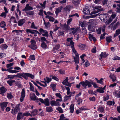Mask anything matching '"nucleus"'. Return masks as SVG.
Masks as SVG:
<instances>
[{
    "mask_svg": "<svg viewBox=\"0 0 120 120\" xmlns=\"http://www.w3.org/2000/svg\"><path fill=\"white\" fill-rule=\"evenodd\" d=\"M17 74L18 75V77L21 78V76H22L26 80H27L28 77L32 79H33L34 78V75L28 73H19Z\"/></svg>",
    "mask_w": 120,
    "mask_h": 120,
    "instance_id": "f257e3e1",
    "label": "nucleus"
},
{
    "mask_svg": "<svg viewBox=\"0 0 120 120\" xmlns=\"http://www.w3.org/2000/svg\"><path fill=\"white\" fill-rule=\"evenodd\" d=\"M80 84L81 85H82V86L85 89L86 88L87 86L88 87L92 86V85L90 84V82L87 80H86L85 81L80 82Z\"/></svg>",
    "mask_w": 120,
    "mask_h": 120,
    "instance_id": "f03ea898",
    "label": "nucleus"
},
{
    "mask_svg": "<svg viewBox=\"0 0 120 120\" xmlns=\"http://www.w3.org/2000/svg\"><path fill=\"white\" fill-rule=\"evenodd\" d=\"M31 45H29L28 47L34 50L36 49L37 48V47L35 41L34 40H31Z\"/></svg>",
    "mask_w": 120,
    "mask_h": 120,
    "instance_id": "7ed1b4c3",
    "label": "nucleus"
},
{
    "mask_svg": "<svg viewBox=\"0 0 120 120\" xmlns=\"http://www.w3.org/2000/svg\"><path fill=\"white\" fill-rule=\"evenodd\" d=\"M39 100L42 103H44L46 106H49L50 104V103L49 99L46 98L43 100V99L40 98Z\"/></svg>",
    "mask_w": 120,
    "mask_h": 120,
    "instance_id": "20e7f679",
    "label": "nucleus"
},
{
    "mask_svg": "<svg viewBox=\"0 0 120 120\" xmlns=\"http://www.w3.org/2000/svg\"><path fill=\"white\" fill-rule=\"evenodd\" d=\"M99 17L102 21L106 20L108 18V15L107 14H101L99 15Z\"/></svg>",
    "mask_w": 120,
    "mask_h": 120,
    "instance_id": "39448f33",
    "label": "nucleus"
},
{
    "mask_svg": "<svg viewBox=\"0 0 120 120\" xmlns=\"http://www.w3.org/2000/svg\"><path fill=\"white\" fill-rule=\"evenodd\" d=\"M116 14L114 12H112L111 16V17H110L109 20L106 21V25L108 24L110 22L112 21V19H114L115 18L116 16Z\"/></svg>",
    "mask_w": 120,
    "mask_h": 120,
    "instance_id": "423d86ee",
    "label": "nucleus"
},
{
    "mask_svg": "<svg viewBox=\"0 0 120 120\" xmlns=\"http://www.w3.org/2000/svg\"><path fill=\"white\" fill-rule=\"evenodd\" d=\"M90 7H86L83 10V12L85 15H90L92 14L91 12L90 13Z\"/></svg>",
    "mask_w": 120,
    "mask_h": 120,
    "instance_id": "0eeeda50",
    "label": "nucleus"
},
{
    "mask_svg": "<svg viewBox=\"0 0 120 120\" xmlns=\"http://www.w3.org/2000/svg\"><path fill=\"white\" fill-rule=\"evenodd\" d=\"M11 105L12 108L14 109L18 112L19 110L20 104H19L15 105L14 104H11Z\"/></svg>",
    "mask_w": 120,
    "mask_h": 120,
    "instance_id": "6e6552de",
    "label": "nucleus"
},
{
    "mask_svg": "<svg viewBox=\"0 0 120 120\" xmlns=\"http://www.w3.org/2000/svg\"><path fill=\"white\" fill-rule=\"evenodd\" d=\"M11 105L12 108L14 109L18 112L19 110L20 104H19L15 105L14 104H11Z\"/></svg>",
    "mask_w": 120,
    "mask_h": 120,
    "instance_id": "1a4fd4ad",
    "label": "nucleus"
},
{
    "mask_svg": "<svg viewBox=\"0 0 120 120\" xmlns=\"http://www.w3.org/2000/svg\"><path fill=\"white\" fill-rule=\"evenodd\" d=\"M50 104L52 106H59L60 105L59 102L55 101L54 100H52L51 101Z\"/></svg>",
    "mask_w": 120,
    "mask_h": 120,
    "instance_id": "9d476101",
    "label": "nucleus"
},
{
    "mask_svg": "<svg viewBox=\"0 0 120 120\" xmlns=\"http://www.w3.org/2000/svg\"><path fill=\"white\" fill-rule=\"evenodd\" d=\"M32 9V7L29 6V4H27L26 5L25 8L23 9L22 10L25 11L26 13V11H27L31 10Z\"/></svg>",
    "mask_w": 120,
    "mask_h": 120,
    "instance_id": "9b49d317",
    "label": "nucleus"
},
{
    "mask_svg": "<svg viewBox=\"0 0 120 120\" xmlns=\"http://www.w3.org/2000/svg\"><path fill=\"white\" fill-rule=\"evenodd\" d=\"M8 104V102H4L0 103V105L3 111L4 110V108L7 106Z\"/></svg>",
    "mask_w": 120,
    "mask_h": 120,
    "instance_id": "f8f14e48",
    "label": "nucleus"
},
{
    "mask_svg": "<svg viewBox=\"0 0 120 120\" xmlns=\"http://www.w3.org/2000/svg\"><path fill=\"white\" fill-rule=\"evenodd\" d=\"M73 38H69L67 39V41L68 43H69L70 44V45L71 47L74 46V43L73 42L72 39Z\"/></svg>",
    "mask_w": 120,
    "mask_h": 120,
    "instance_id": "ddd939ff",
    "label": "nucleus"
},
{
    "mask_svg": "<svg viewBox=\"0 0 120 120\" xmlns=\"http://www.w3.org/2000/svg\"><path fill=\"white\" fill-rule=\"evenodd\" d=\"M26 32H27V33H30L32 34H34L35 33H37L40 34H41L38 31L35 30H32L28 29H26Z\"/></svg>",
    "mask_w": 120,
    "mask_h": 120,
    "instance_id": "4468645a",
    "label": "nucleus"
},
{
    "mask_svg": "<svg viewBox=\"0 0 120 120\" xmlns=\"http://www.w3.org/2000/svg\"><path fill=\"white\" fill-rule=\"evenodd\" d=\"M70 7L69 6H66L63 9L64 12L66 13H68L70 11Z\"/></svg>",
    "mask_w": 120,
    "mask_h": 120,
    "instance_id": "2eb2a0df",
    "label": "nucleus"
},
{
    "mask_svg": "<svg viewBox=\"0 0 120 120\" xmlns=\"http://www.w3.org/2000/svg\"><path fill=\"white\" fill-rule=\"evenodd\" d=\"M24 116V114H22L21 112H19L18 113L17 118V120H20V119H22Z\"/></svg>",
    "mask_w": 120,
    "mask_h": 120,
    "instance_id": "dca6fc26",
    "label": "nucleus"
},
{
    "mask_svg": "<svg viewBox=\"0 0 120 120\" xmlns=\"http://www.w3.org/2000/svg\"><path fill=\"white\" fill-rule=\"evenodd\" d=\"M25 20L24 19H21L18 21V25L20 26H22L25 22Z\"/></svg>",
    "mask_w": 120,
    "mask_h": 120,
    "instance_id": "f3484780",
    "label": "nucleus"
},
{
    "mask_svg": "<svg viewBox=\"0 0 120 120\" xmlns=\"http://www.w3.org/2000/svg\"><path fill=\"white\" fill-rule=\"evenodd\" d=\"M108 56V54L105 52H102L100 55V56L101 57L100 59H101L102 58H105Z\"/></svg>",
    "mask_w": 120,
    "mask_h": 120,
    "instance_id": "a211bd4d",
    "label": "nucleus"
},
{
    "mask_svg": "<svg viewBox=\"0 0 120 120\" xmlns=\"http://www.w3.org/2000/svg\"><path fill=\"white\" fill-rule=\"evenodd\" d=\"M63 8V7L60 6L58 7L56 9L55 11V13L57 15L61 11V10Z\"/></svg>",
    "mask_w": 120,
    "mask_h": 120,
    "instance_id": "6ab92c4d",
    "label": "nucleus"
},
{
    "mask_svg": "<svg viewBox=\"0 0 120 120\" xmlns=\"http://www.w3.org/2000/svg\"><path fill=\"white\" fill-rule=\"evenodd\" d=\"M72 48V50L73 52V56L75 55V56H79V54L77 53V51L75 50L74 47H71Z\"/></svg>",
    "mask_w": 120,
    "mask_h": 120,
    "instance_id": "aec40b11",
    "label": "nucleus"
},
{
    "mask_svg": "<svg viewBox=\"0 0 120 120\" xmlns=\"http://www.w3.org/2000/svg\"><path fill=\"white\" fill-rule=\"evenodd\" d=\"M79 56H75L74 57V61L76 65L79 63Z\"/></svg>",
    "mask_w": 120,
    "mask_h": 120,
    "instance_id": "412c9836",
    "label": "nucleus"
},
{
    "mask_svg": "<svg viewBox=\"0 0 120 120\" xmlns=\"http://www.w3.org/2000/svg\"><path fill=\"white\" fill-rule=\"evenodd\" d=\"M101 8V6H95L94 7V8L96 9L97 10V11H94L93 12V14H95L98 13L100 11V10L99 8Z\"/></svg>",
    "mask_w": 120,
    "mask_h": 120,
    "instance_id": "4be33fe9",
    "label": "nucleus"
},
{
    "mask_svg": "<svg viewBox=\"0 0 120 120\" xmlns=\"http://www.w3.org/2000/svg\"><path fill=\"white\" fill-rule=\"evenodd\" d=\"M30 98L32 100H35L36 99V97L35 94H30Z\"/></svg>",
    "mask_w": 120,
    "mask_h": 120,
    "instance_id": "5701e85b",
    "label": "nucleus"
},
{
    "mask_svg": "<svg viewBox=\"0 0 120 120\" xmlns=\"http://www.w3.org/2000/svg\"><path fill=\"white\" fill-rule=\"evenodd\" d=\"M0 92L2 94L4 93L7 91V89L4 87H2L0 89Z\"/></svg>",
    "mask_w": 120,
    "mask_h": 120,
    "instance_id": "b1692460",
    "label": "nucleus"
},
{
    "mask_svg": "<svg viewBox=\"0 0 120 120\" xmlns=\"http://www.w3.org/2000/svg\"><path fill=\"white\" fill-rule=\"evenodd\" d=\"M44 80L47 83H49L51 81V79L50 78L46 77L44 78Z\"/></svg>",
    "mask_w": 120,
    "mask_h": 120,
    "instance_id": "393cba45",
    "label": "nucleus"
},
{
    "mask_svg": "<svg viewBox=\"0 0 120 120\" xmlns=\"http://www.w3.org/2000/svg\"><path fill=\"white\" fill-rule=\"evenodd\" d=\"M45 18L48 19L49 21L50 22H53L54 20V19L53 17L51 16H47Z\"/></svg>",
    "mask_w": 120,
    "mask_h": 120,
    "instance_id": "a878e982",
    "label": "nucleus"
},
{
    "mask_svg": "<svg viewBox=\"0 0 120 120\" xmlns=\"http://www.w3.org/2000/svg\"><path fill=\"white\" fill-rule=\"evenodd\" d=\"M15 82V81L13 80L10 79L7 81V83L10 86H11L12 85L13 83Z\"/></svg>",
    "mask_w": 120,
    "mask_h": 120,
    "instance_id": "bb28decb",
    "label": "nucleus"
},
{
    "mask_svg": "<svg viewBox=\"0 0 120 120\" xmlns=\"http://www.w3.org/2000/svg\"><path fill=\"white\" fill-rule=\"evenodd\" d=\"M109 77L112 79V81L113 82L116 79V78L114 75L113 74H110Z\"/></svg>",
    "mask_w": 120,
    "mask_h": 120,
    "instance_id": "cd10ccee",
    "label": "nucleus"
},
{
    "mask_svg": "<svg viewBox=\"0 0 120 120\" xmlns=\"http://www.w3.org/2000/svg\"><path fill=\"white\" fill-rule=\"evenodd\" d=\"M89 30L90 31L93 32L94 31V30L93 28V26L91 25H89L88 26Z\"/></svg>",
    "mask_w": 120,
    "mask_h": 120,
    "instance_id": "c85d7f7f",
    "label": "nucleus"
},
{
    "mask_svg": "<svg viewBox=\"0 0 120 120\" xmlns=\"http://www.w3.org/2000/svg\"><path fill=\"white\" fill-rule=\"evenodd\" d=\"M104 108L101 106H100L98 108V110L100 112H103L104 110Z\"/></svg>",
    "mask_w": 120,
    "mask_h": 120,
    "instance_id": "c756f323",
    "label": "nucleus"
},
{
    "mask_svg": "<svg viewBox=\"0 0 120 120\" xmlns=\"http://www.w3.org/2000/svg\"><path fill=\"white\" fill-rule=\"evenodd\" d=\"M46 111L47 112H50L53 111V108L51 106L47 107L46 108Z\"/></svg>",
    "mask_w": 120,
    "mask_h": 120,
    "instance_id": "7c9ffc66",
    "label": "nucleus"
},
{
    "mask_svg": "<svg viewBox=\"0 0 120 120\" xmlns=\"http://www.w3.org/2000/svg\"><path fill=\"white\" fill-rule=\"evenodd\" d=\"M29 83L30 85V87L29 88L30 90V91L34 92L35 91L34 90V88L33 84L30 82H29Z\"/></svg>",
    "mask_w": 120,
    "mask_h": 120,
    "instance_id": "2f4dec72",
    "label": "nucleus"
},
{
    "mask_svg": "<svg viewBox=\"0 0 120 120\" xmlns=\"http://www.w3.org/2000/svg\"><path fill=\"white\" fill-rule=\"evenodd\" d=\"M74 105L73 104H71L70 108V111L71 113H72L74 111Z\"/></svg>",
    "mask_w": 120,
    "mask_h": 120,
    "instance_id": "473e14b6",
    "label": "nucleus"
},
{
    "mask_svg": "<svg viewBox=\"0 0 120 120\" xmlns=\"http://www.w3.org/2000/svg\"><path fill=\"white\" fill-rule=\"evenodd\" d=\"M115 104V102L114 101H113L112 102V101H110L107 102V104L108 105L110 106H111L112 104L113 105Z\"/></svg>",
    "mask_w": 120,
    "mask_h": 120,
    "instance_id": "72a5a7b5",
    "label": "nucleus"
},
{
    "mask_svg": "<svg viewBox=\"0 0 120 120\" xmlns=\"http://www.w3.org/2000/svg\"><path fill=\"white\" fill-rule=\"evenodd\" d=\"M65 88L67 90V94L71 96V95L72 94V93L70 91V89L69 87H66Z\"/></svg>",
    "mask_w": 120,
    "mask_h": 120,
    "instance_id": "f704fd0d",
    "label": "nucleus"
},
{
    "mask_svg": "<svg viewBox=\"0 0 120 120\" xmlns=\"http://www.w3.org/2000/svg\"><path fill=\"white\" fill-rule=\"evenodd\" d=\"M80 49H83L85 47V45L84 44H79L78 45Z\"/></svg>",
    "mask_w": 120,
    "mask_h": 120,
    "instance_id": "c9c22d12",
    "label": "nucleus"
},
{
    "mask_svg": "<svg viewBox=\"0 0 120 120\" xmlns=\"http://www.w3.org/2000/svg\"><path fill=\"white\" fill-rule=\"evenodd\" d=\"M46 1H44L43 3H40V5L43 8H45V5L46 4Z\"/></svg>",
    "mask_w": 120,
    "mask_h": 120,
    "instance_id": "e433bc0d",
    "label": "nucleus"
},
{
    "mask_svg": "<svg viewBox=\"0 0 120 120\" xmlns=\"http://www.w3.org/2000/svg\"><path fill=\"white\" fill-rule=\"evenodd\" d=\"M85 62L84 65L86 67H87L90 65V63L87 60H86L83 61V62Z\"/></svg>",
    "mask_w": 120,
    "mask_h": 120,
    "instance_id": "4c0bfd02",
    "label": "nucleus"
},
{
    "mask_svg": "<svg viewBox=\"0 0 120 120\" xmlns=\"http://www.w3.org/2000/svg\"><path fill=\"white\" fill-rule=\"evenodd\" d=\"M95 79L98 83H100L101 84H103L102 82L103 79L102 78H101L100 79V80H98V79L97 78H95Z\"/></svg>",
    "mask_w": 120,
    "mask_h": 120,
    "instance_id": "58836bf2",
    "label": "nucleus"
},
{
    "mask_svg": "<svg viewBox=\"0 0 120 120\" xmlns=\"http://www.w3.org/2000/svg\"><path fill=\"white\" fill-rule=\"evenodd\" d=\"M70 30L71 31L72 33L73 34L75 33L77 30V29H75V28H72L70 29Z\"/></svg>",
    "mask_w": 120,
    "mask_h": 120,
    "instance_id": "ea45409f",
    "label": "nucleus"
},
{
    "mask_svg": "<svg viewBox=\"0 0 120 120\" xmlns=\"http://www.w3.org/2000/svg\"><path fill=\"white\" fill-rule=\"evenodd\" d=\"M8 47V46L6 44H4L1 45L0 46L1 48L2 49H6Z\"/></svg>",
    "mask_w": 120,
    "mask_h": 120,
    "instance_id": "a19ab883",
    "label": "nucleus"
},
{
    "mask_svg": "<svg viewBox=\"0 0 120 120\" xmlns=\"http://www.w3.org/2000/svg\"><path fill=\"white\" fill-rule=\"evenodd\" d=\"M0 26L2 28L6 26V24L4 21L1 22L0 23Z\"/></svg>",
    "mask_w": 120,
    "mask_h": 120,
    "instance_id": "79ce46f5",
    "label": "nucleus"
},
{
    "mask_svg": "<svg viewBox=\"0 0 120 120\" xmlns=\"http://www.w3.org/2000/svg\"><path fill=\"white\" fill-rule=\"evenodd\" d=\"M7 77H8V78H9V79H13L15 77H18V75H8Z\"/></svg>",
    "mask_w": 120,
    "mask_h": 120,
    "instance_id": "37998d69",
    "label": "nucleus"
},
{
    "mask_svg": "<svg viewBox=\"0 0 120 120\" xmlns=\"http://www.w3.org/2000/svg\"><path fill=\"white\" fill-rule=\"evenodd\" d=\"M68 77H67L64 81L62 83L64 85H67V84L68 83Z\"/></svg>",
    "mask_w": 120,
    "mask_h": 120,
    "instance_id": "c03bdc74",
    "label": "nucleus"
},
{
    "mask_svg": "<svg viewBox=\"0 0 120 120\" xmlns=\"http://www.w3.org/2000/svg\"><path fill=\"white\" fill-rule=\"evenodd\" d=\"M41 47L43 48H46L47 47L46 44L43 41H42V43L41 44Z\"/></svg>",
    "mask_w": 120,
    "mask_h": 120,
    "instance_id": "a18cd8bd",
    "label": "nucleus"
},
{
    "mask_svg": "<svg viewBox=\"0 0 120 120\" xmlns=\"http://www.w3.org/2000/svg\"><path fill=\"white\" fill-rule=\"evenodd\" d=\"M98 92L101 93H102L104 92V90L102 87L100 88L97 90Z\"/></svg>",
    "mask_w": 120,
    "mask_h": 120,
    "instance_id": "49530a36",
    "label": "nucleus"
},
{
    "mask_svg": "<svg viewBox=\"0 0 120 120\" xmlns=\"http://www.w3.org/2000/svg\"><path fill=\"white\" fill-rule=\"evenodd\" d=\"M35 56L34 55H32L30 56L29 58V60H35Z\"/></svg>",
    "mask_w": 120,
    "mask_h": 120,
    "instance_id": "de8ad7c7",
    "label": "nucleus"
},
{
    "mask_svg": "<svg viewBox=\"0 0 120 120\" xmlns=\"http://www.w3.org/2000/svg\"><path fill=\"white\" fill-rule=\"evenodd\" d=\"M60 47V45L59 44L56 45L53 48V51H54L55 50H58Z\"/></svg>",
    "mask_w": 120,
    "mask_h": 120,
    "instance_id": "09e8293b",
    "label": "nucleus"
},
{
    "mask_svg": "<svg viewBox=\"0 0 120 120\" xmlns=\"http://www.w3.org/2000/svg\"><path fill=\"white\" fill-rule=\"evenodd\" d=\"M38 110H35L31 112V114L34 116L37 114Z\"/></svg>",
    "mask_w": 120,
    "mask_h": 120,
    "instance_id": "8fccbe9b",
    "label": "nucleus"
},
{
    "mask_svg": "<svg viewBox=\"0 0 120 120\" xmlns=\"http://www.w3.org/2000/svg\"><path fill=\"white\" fill-rule=\"evenodd\" d=\"M112 38L111 37H109L106 38V40L109 43L112 41Z\"/></svg>",
    "mask_w": 120,
    "mask_h": 120,
    "instance_id": "3c124183",
    "label": "nucleus"
},
{
    "mask_svg": "<svg viewBox=\"0 0 120 120\" xmlns=\"http://www.w3.org/2000/svg\"><path fill=\"white\" fill-rule=\"evenodd\" d=\"M119 23L118 22H116L113 28V30H115L119 25Z\"/></svg>",
    "mask_w": 120,
    "mask_h": 120,
    "instance_id": "603ef678",
    "label": "nucleus"
},
{
    "mask_svg": "<svg viewBox=\"0 0 120 120\" xmlns=\"http://www.w3.org/2000/svg\"><path fill=\"white\" fill-rule=\"evenodd\" d=\"M7 97L9 99H11L13 98V97L10 93L7 94Z\"/></svg>",
    "mask_w": 120,
    "mask_h": 120,
    "instance_id": "864d4df0",
    "label": "nucleus"
},
{
    "mask_svg": "<svg viewBox=\"0 0 120 120\" xmlns=\"http://www.w3.org/2000/svg\"><path fill=\"white\" fill-rule=\"evenodd\" d=\"M58 35L59 36H60L61 35H62L63 36L64 35V32L61 31L60 30H58Z\"/></svg>",
    "mask_w": 120,
    "mask_h": 120,
    "instance_id": "5fc2aeb1",
    "label": "nucleus"
},
{
    "mask_svg": "<svg viewBox=\"0 0 120 120\" xmlns=\"http://www.w3.org/2000/svg\"><path fill=\"white\" fill-rule=\"evenodd\" d=\"M25 91L24 89H23L22 90L21 92V97H25Z\"/></svg>",
    "mask_w": 120,
    "mask_h": 120,
    "instance_id": "6e6d98bb",
    "label": "nucleus"
},
{
    "mask_svg": "<svg viewBox=\"0 0 120 120\" xmlns=\"http://www.w3.org/2000/svg\"><path fill=\"white\" fill-rule=\"evenodd\" d=\"M89 99L91 101L93 102H94L96 99L95 97L94 96H93L92 97H90L89 98Z\"/></svg>",
    "mask_w": 120,
    "mask_h": 120,
    "instance_id": "4d7b16f0",
    "label": "nucleus"
},
{
    "mask_svg": "<svg viewBox=\"0 0 120 120\" xmlns=\"http://www.w3.org/2000/svg\"><path fill=\"white\" fill-rule=\"evenodd\" d=\"M39 11V12L38 13V14L40 16H43V10L42 9L40 10Z\"/></svg>",
    "mask_w": 120,
    "mask_h": 120,
    "instance_id": "13d9d810",
    "label": "nucleus"
},
{
    "mask_svg": "<svg viewBox=\"0 0 120 120\" xmlns=\"http://www.w3.org/2000/svg\"><path fill=\"white\" fill-rule=\"evenodd\" d=\"M90 83H91V84L93 85V86L94 87L96 88L97 87L96 84L94 82H93L92 81H91L90 82Z\"/></svg>",
    "mask_w": 120,
    "mask_h": 120,
    "instance_id": "bf43d9fd",
    "label": "nucleus"
},
{
    "mask_svg": "<svg viewBox=\"0 0 120 120\" xmlns=\"http://www.w3.org/2000/svg\"><path fill=\"white\" fill-rule=\"evenodd\" d=\"M6 14L7 13L4 12H3L0 14V16L5 18L6 16Z\"/></svg>",
    "mask_w": 120,
    "mask_h": 120,
    "instance_id": "052dcab7",
    "label": "nucleus"
},
{
    "mask_svg": "<svg viewBox=\"0 0 120 120\" xmlns=\"http://www.w3.org/2000/svg\"><path fill=\"white\" fill-rule=\"evenodd\" d=\"M56 109L59 112L61 113L63 112V111L62 109L60 107H59L57 108Z\"/></svg>",
    "mask_w": 120,
    "mask_h": 120,
    "instance_id": "680f3d73",
    "label": "nucleus"
},
{
    "mask_svg": "<svg viewBox=\"0 0 120 120\" xmlns=\"http://www.w3.org/2000/svg\"><path fill=\"white\" fill-rule=\"evenodd\" d=\"M11 20L12 21H14V22L15 23H17V21H16L15 18L14 17L12 16L11 18Z\"/></svg>",
    "mask_w": 120,
    "mask_h": 120,
    "instance_id": "e2e57ef3",
    "label": "nucleus"
},
{
    "mask_svg": "<svg viewBox=\"0 0 120 120\" xmlns=\"http://www.w3.org/2000/svg\"><path fill=\"white\" fill-rule=\"evenodd\" d=\"M55 95L56 97H58L59 98H62V96L60 93H56Z\"/></svg>",
    "mask_w": 120,
    "mask_h": 120,
    "instance_id": "0e129e2a",
    "label": "nucleus"
},
{
    "mask_svg": "<svg viewBox=\"0 0 120 120\" xmlns=\"http://www.w3.org/2000/svg\"><path fill=\"white\" fill-rule=\"evenodd\" d=\"M16 70H11L10 69H8V71L10 73H16Z\"/></svg>",
    "mask_w": 120,
    "mask_h": 120,
    "instance_id": "69168bd1",
    "label": "nucleus"
},
{
    "mask_svg": "<svg viewBox=\"0 0 120 120\" xmlns=\"http://www.w3.org/2000/svg\"><path fill=\"white\" fill-rule=\"evenodd\" d=\"M41 109H39V115L41 116H44V113L42 111H41Z\"/></svg>",
    "mask_w": 120,
    "mask_h": 120,
    "instance_id": "338daca9",
    "label": "nucleus"
},
{
    "mask_svg": "<svg viewBox=\"0 0 120 120\" xmlns=\"http://www.w3.org/2000/svg\"><path fill=\"white\" fill-rule=\"evenodd\" d=\"M31 27L32 28L34 29H37V28L36 27L35 25L34 22H32L31 23Z\"/></svg>",
    "mask_w": 120,
    "mask_h": 120,
    "instance_id": "774afa93",
    "label": "nucleus"
}]
</instances>
